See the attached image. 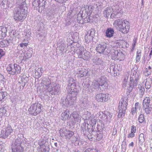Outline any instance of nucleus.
Returning a JSON list of instances; mask_svg holds the SVG:
<instances>
[{
	"label": "nucleus",
	"instance_id": "f257e3e1",
	"mask_svg": "<svg viewBox=\"0 0 152 152\" xmlns=\"http://www.w3.org/2000/svg\"><path fill=\"white\" fill-rule=\"evenodd\" d=\"M19 7L15 9L14 18L16 20L22 21L27 15L28 12L25 2L22 0H18L16 2Z\"/></svg>",
	"mask_w": 152,
	"mask_h": 152
},
{
	"label": "nucleus",
	"instance_id": "f03ea898",
	"mask_svg": "<svg viewBox=\"0 0 152 152\" xmlns=\"http://www.w3.org/2000/svg\"><path fill=\"white\" fill-rule=\"evenodd\" d=\"M113 25L116 29L123 33H127L129 31V23L128 21H122L121 19L115 20Z\"/></svg>",
	"mask_w": 152,
	"mask_h": 152
},
{
	"label": "nucleus",
	"instance_id": "7ed1b4c3",
	"mask_svg": "<svg viewBox=\"0 0 152 152\" xmlns=\"http://www.w3.org/2000/svg\"><path fill=\"white\" fill-rule=\"evenodd\" d=\"M92 87L95 89H99L101 91L107 89L108 84L107 82L106 76H103L99 78L97 81L94 80L92 84Z\"/></svg>",
	"mask_w": 152,
	"mask_h": 152
},
{
	"label": "nucleus",
	"instance_id": "20e7f679",
	"mask_svg": "<svg viewBox=\"0 0 152 152\" xmlns=\"http://www.w3.org/2000/svg\"><path fill=\"white\" fill-rule=\"evenodd\" d=\"M128 102L127 97L123 96L118 106L119 113L118 117L119 118H123L127 110Z\"/></svg>",
	"mask_w": 152,
	"mask_h": 152
},
{
	"label": "nucleus",
	"instance_id": "39448f33",
	"mask_svg": "<svg viewBox=\"0 0 152 152\" xmlns=\"http://www.w3.org/2000/svg\"><path fill=\"white\" fill-rule=\"evenodd\" d=\"M140 73L135 70L132 71L130 77V83L128 88L129 93L132 91L133 88L136 86L139 79Z\"/></svg>",
	"mask_w": 152,
	"mask_h": 152
},
{
	"label": "nucleus",
	"instance_id": "423d86ee",
	"mask_svg": "<svg viewBox=\"0 0 152 152\" xmlns=\"http://www.w3.org/2000/svg\"><path fill=\"white\" fill-rule=\"evenodd\" d=\"M79 91H72L69 92L65 99V103L67 106L73 104L77 99V96Z\"/></svg>",
	"mask_w": 152,
	"mask_h": 152
},
{
	"label": "nucleus",
	"instance_id": "0eeeda50",
	"mask_svg": "<svg viewBox=\"0 0 152 152\" xmlns=\"http://www.w3.org/2000/svg\"><path fill=\"white\" fill-rule=\"evenodd\" d=\"M7 72L9 74L14 75L19 73L21 70L20 66L17 64H10L7 68Z\"/></svg>",
	"mask_w": 152,
	"mask_h": 152
},
{
	"label": "nucleus",
	"instance_id": "6e6552de",
	"mask_svg": "<svg viewBox=\"0 0 152 152\" xmlns=\"http://www.w3.org/2000/svg\"><path fill=\"white\" fill-rule=\"evenodd\" d=\"M41 105L38 103H35L32 104L28 109L29 113L33 115L36 116L41 111Z\"/></svg>",
	"mask_w": 152,
	"mask_h": 152
},
{
	"label": "nucleus",
	"instance_id": "1a4fd4ad",
	"mask_svg": "<svg viewBox=\"0 0 152 152\" xmlns=\"http://www.w3.org/2000/svg\"><path fill=\"white\" fill-rule=\"evenodd\" d=\"M78 53V57L82 58L84 60H88L90 59L91 54L88 51H86L83 47L80 48Z\"/></svg>",
	"mask_w": 152,
	"mask_h": 152
},
{
	"label": "nucleus",
	"instance_id": "9d476101",
	"mask_svg": "<svg viewBox=\"0 0 152 152\" xmlns=\"http://www.w3.org/2000/svg\"><path fill=\"white\" fill-rule=\"evenodd\" d=\"M13 130L11 126L8 127L1 131L0 137L5 139L12 132Z\"/></svg>",
	"mask_w": 152,
	"mask_h": 152
},
{
	"label": "nucleus",
	"instance_id": "9b49d317",
	"mask_svg": "<svg viewBox=\"0 0 152 152\" xmlns=\"http://www.w3.org/2000/svg\"><path fill=\"white\" fill-rule=\"evenodd\" d=\"M68 86L70 87L71 90L72 91H79V89L78 86H77L76 83V81L75 79L72 77H70L68 80Z\"/></svg>",
	"mask_w": 152,
	"mask_h": 152
},
{
	"label": "nucleus",
	"instance_id": "f8f14e48",
	"mask_svg": "<svg viewBox=\"0 0 152 152\" xmlns=\"http://www.w3.org/2000/svg\"><path fill=\"white\" fill-rule=\"evenodd\" d=\"M60 87L58 84H53L52 86L48 88V92L52 95L57 94L60 91Z\"/></svg>",
	"mask_w": 152,
	"mask_h": 152
},
{
	"label": "nucleus",
	"instance_id": "ddd939ff",
	"mask_svg": "<svg viewBox=\"0 0 152 152\" xmlns=\"http://www.w3.org/2000/svg\"><path fill=\"white\" fill-rule=\"evenodd\" d=\"M96 98L98 102H105L107 101L109 99V95L107 94L99 93L97 94Z\"/></svg>",
	"mask_w": 152,
	"mask_h": 152
},
{
	"label": "nucleus",
	"instance_id": "4468645a",
	"mask_svg": "<svg viewBox=\"0 0 152 152\" xmlns=\"http://www.w3.org/2000/svg\"><path fill=\"white\" fill-rule=\"evenodd\" d=\"M59 131L60 136L62 137H65L66 139H70L74 134V133L70 130H65L63 131L61 129Z\"/></svg>",
	"mask_w": 152,
	"mask_h": 152
},
{
	"label": "nucleus",
	"instance_id": "2eb2a0df",
	"mask_svg": "<svg viewBox=\"0 0 152 152\" xmlns=\"http://www.w3.org/2000/svg\"><path fill=\"white\" fill-rule=\"evenodd\" d=\"M12 152H22L21 151L20 142L18 139L15 140L11 145Z\"/></svg>",
	"mask_w": 152,
	"mask_h": 152
},
{
	"label": "nucleus",
	"instance_id": "dca6fc26",
	"mask_svg": "<svg viewBox=\"0 0 152 152\" xmlns=\"http://www.w3.org/2000/svg\"><path fill=\"white\" fill-rule=\"evenodd\" d=\"M69 117L73 123H75L76 122H80L81 119L78 113L76 111H74L70 114Z\"/></svg>",
	"mask_w": 152,
	"mask_h": 152
},
{
	"label": "nucleus",
	"instance_id": "f3484780",
	"mask_svg": "<svg viewBox=\"0 0 152 152\" xmlns=\"http://www.w3.org/2000/svg\"><path fill=\"white\" fill-rule=\"evenodd\" d=\"M77 73L78 74V77L80 78L89 75L88 70L84 68L79 69Z\"/></svg>",
	"mask_w": 152,
	"mask_h": 152
},
{
	"label": "nucleus",
	"instance_id": "a211bd4d",
	"mask_svg": "<svg viewBox=\"0 0 152 152\" xmlns=\"http://www.w3.org/2000/svg\"><path fill=\"white\" fill-rule=\"evenodd\" d=\"M116 65L111 64L110 66V68L107 69V71L111 73L112 75L115 76L119 74V72L116 71Z\"/></svg>",
	"mask_w": 152,
	"mask_h": 152
},
{
	"label": "nucleus",
	"instance_id": "6ab92c4d",
	"mask_svg": "<svg viewBox=\"0 0 152 152\" xmlns=\"http://www.w3.org/2000/svg\"><path fill=\"white\" fill-rule=\"evenodd\" d=\"M42 152H49L50 150V148L48 145H45V142L44 141H42V140H40L39 142Z\"/></svg>",
	"mask_w": 152,
	"mask_h": 152
},
{
	"label": "nucleus",
	"instance_id": "aec40b11",
	"mask_svg": "<svg viewBox=\"0 0 152 152\" xmlns=\"http://www.w3.org/2000/svg\"><path fill=\"white\" fill-rule=\"evenodd\" d=\"M106 44L101 43L98 45L96 48V50L99 53H104L105 50L106 48Z\"/></svg>",
	"mask_w": 152,
	"mask_h": 152
},
{
	"label": "nucleus",
	"instance_id": "412c9836",
	"mask_svg": "<svg viewBox=\"0 0 152 152\" xmlns=\"http://www.w3.org/2000/svg\"><path fill=\"white\" fill-rule=\"evenodd\" d=\"M81 132L85 135H87L89 134L88 126L86 123H84L81 126Z\"/></svg>",
	"mask_w": 152,
	"mask_h": 152
},
{
	"label": "nucleus",
	"instance_id": "4be33fe9",
	"mask_svg": "<svg viewBox=\"0 0 152 152\" xmlns=\"http://www.w3.org/2000/svg\"><path fill=\"white\" fill-rule=\"evenodd\" d=\"M7 28L3 26L0 27V39H3L6 35Z\"/></svg>",
	"mask_w": 152,
	"mask_h": 152
},
{
	"label": "nucleus",
	"instance_id": "5701e85b",
	"mask_svg": "<svg viewBox=\"0 0 152 152\" xmlns=\"http://www.w3.org/2000/svg\"><path fill=\"white\" fill-rule=\"evenodd\" d=\"M84 8L85 9V10H83V12L82 14L81 15L82 18H83V15L84 13V14H86V15H90L91 14L92 12L91 7H90L88 6H86Z\"/></svg>",
	"mask_w": 152,
	"mask_h": 152
},
{
	"label": "nucleus",
	"instance_id": "b1692460",
	"mask_svg": "<svg viewBox=\"0 0 152 152\" xmlns=\"http://www.w3.org/2000/svg\"><path fill=\"white\" fill-rule=\"evenodd\" d=\"M40 2L39 4V9H38V11L39 12H41L45 9V5L46 3V0H40Z\"/></svg>",
	"mask_w": 152,
	"mask_h": 152
},
{
	"label": "nucleus",
	"instance_id": "393cba45",
	"mask_svg": "<svg viewBox=\"0 0 152 152\" xmlns=\"http://www.w3.org/2000/svg\"><path fill=\"white\" fill-rule=\"evenodd\" d=\"M114 30L113 28H107L105 32V36L107 37L110 38L113 36Z\"/></svg>",
	"mask_w": 152,
	"mask_h": 152
},
{
	"label": "nucleus",
	"instance_id": "a878e982",
	"mask_svg": "<svg viewBox=\"0 0 152 152\" xmlns=\"http://www.w3.org/2000/svg\"><path fill=\"white\" fill-rule=\"evenodd\" d=\"M42 83H43L44 86V88L47 90L48 92V88L49 87L52 86L53 84L51 83V82L49 79H45L42 80Z\"/></svg>",
	"mask_w": 152,
	"mask_h": 152
},
{
	"label": "nucleus",
	"instance_id": "bb28decb",
	"mask_svg": "<svg viewBox=\"0 0 152 152\" xmlns=\"http://www.w3.org/2000/svg\"><path fill=\"white\" fill-rule=\"evenodd\" d=\"M70 114V111L68 110H66L63 112L61 114L62 120L65 121L67 119H69V115Z\"/></svg>",
	"mask_w": 152,
	"mask_h": 152
},
{
	"label": "nucleus",
	"instance_id": "cd10ccee",
	"mask_svg": "<svg viewBox=\"0 0 152 152\" xmlns=\"http://www.w3.org/2000/svg\"><path fill=\"white\" fill-rule=\"evenodd\" d=\"M112 12L113 9L111 8H107L103 12L104 16L105 17H108L109 15H110V17H111Z\"/></svg>",
	"mask_w": 152,
	"mask_h": 152
},
{
	"label": "nucleus",
	"instance_id": "c85d7f7f",
	"mask_svg": "<svg viewBox=\"0 0 152 152\" xmlns=\"http://www.w3.org/2000/svg\"><path fill=\"white\" fill-rule=\"evenodd\" d=\"M7 97V94L6 92L1 91L0 92V102H4Z\"/></svg>",
	"mask_w": 152,
	"mask_h": 152
},
{
	"label": "nucleus",
	"instance_id": "c756f323",
	"mask_svg": "<svg viewBox=\"0 0 152 152\" xmlns=\"http://www.w3.org/2000/svg\"><path fill=\"white\" fill-rule=\"evenodd\" d=\"M152 81L150 78L146 79L145 83V87L146 89H149L151 86Z\"/></svg>",
	"mask_w": 152,
	"mask_h": 152
},
{
	"label": "nucleus",
	"instance_id": "7c9ffc66",
	"mask_svg": "<svg viewBox=\"0 0 152 152\" xmlns=\"http://www.w3.org/2000/svg\"><path fill=\"white\" fill-rule=\"evenodd\" d=\"M118 50H114L112 53V58L114 60L117 59L118 54Z\"/></svg>",
	"mask_w": 152,
	"mask_h": 152
},
{
	"label": "nucleus",
	"instance_id": "2f4dec72",
	"mask_svg": "<svg viewBox=\"0 0 152 152\" xmlns=\"http://www.w3.org/2000/svg\"><path fill=\"white\" fill-rule=\"evenodd\" d=\"M40 0H35L32 3L33 6L36 10L39 9V4Z\"/></svg>",
	"mask_w": 152,
	"mask_h": 152
},
{
	"label": "nucleus",
	"instance_id": "473e14b6",
	"mask_svg": "<svg viewBox=\"0 0 152 152\" xmlns=\"http://www.w3.org/2000/svg\"><path fill=\"white\" fill-rule=\"evenodd\" d=\"M93 38L91 36L88 35V34H86L85 37V41L86 42L88 43L93 40Z\"/></svg>",
	"mask_w": 152,
	"mask_h": 152
},
{
	"label": "nucleus",
	"instance_id": "72a5a7b5",
	"mask_svg": "<svg viewBox=\"0 0 152 152\" xmlns=\"http://www.w3.org/2000/svg\"><path fill=\"white\" fill-rule=\"evenodd\" d=\"M9 45L6 39L3 40L0 43V47L1 48H4Z\"/></svg>",
	"mask_w": 152,
	"mask_h": 152
},
{
	"label": "nucleus",
	"instance_id": "f704fd0d",
	"mask_svg": "<svg viewBox=\"0 0 152 152\" xmlns=\"http://www.w3.org/2000/svg\"><path fill=\"white\" fill-rule=\"evenodd\" d=\"M27 83V81L24 78L22 79L21 80V82H19V83L21 84L20 86V88H23V87L25 86L26 83Z\"/></svg>",
	"mask_w": 152,
	"mask_h": 152
},
{
	"label": "nucleus",
	"instance_id": "c9c22d12",
	"mask_svg": "<svg viewBox=\"0 0 152 152\" xmlns=\"http://www.w3.org/2000/svg\"><path fill=\"white\" fill-rule=\"evenodd\" d=\"M150 100L149 97H146L144 99L143 102V106L144 105L151 104Z\"/></svg>",
	"mask_w": 152,
	"mask_h": 152
},
{
	"label": "nucleus",
	"instance_id": "e433bc0d",
	"mask_svg": "<svg viewBox=\"0 0 152 152\" xmlns=\"http://www.w3.org/2000/svg\"><path fill=\"white\" fill-rule=\"evenodd\" d=\"M28 45V43H22L18 45V48L20 50H21V48H24L25 47H26Z\"/></svg>",
	"mask_w": 152,
	"mask_h": 152
},
{
	"label": "nucleus",
	"instance_id": "4c0bfd02",
	"mask_svg": "<svg viewBox=\"0 0 152 152\" xmlns=\"http://www.w3.org/2000/svg\"><path fill=\"white\" fill-rule=\"evenodd\" d=\"M6 82V80L4 77L1 74H0V85L2 84L4 85Z\"/></svg>",
	"mask_w": 152,
	"mask_h": 152
},
{
	"label": "nucleus",
	"instance_id": "58836bf2",
	"mask_svg": "<svg viewBox=\"0 0 152 152\" xmlns=\"http://www.w3.org/2000/svg\"><path fill=\"white\" fill-rule=\"evenodd\" d=\"M95 32V31L94 29H91L88 31L87 34L93 38L94 36Z\"/></svg>",
	"mask_w": 152,
	"mask_h": 152
},
{
	"label": "nucleus",
	"instance_id": "ea45409f",
	"mask_svg": "<svg viewBox=\"0 0 152 152\" xmlns=\"http://www.w3.org/2000/svg\"><path fill=\"white\" fill-rule=\"evenodd\" d=\"M139 143H142L144 141L145 139L143 134L141 133L140 134L139 137Z\"/></svg>",
	"mask_w": 152,
	"mask_h": 152
},
{
	"label": "nucleus",
	"instance_id": "a19ab883",
	"mask_svg": "<svg viewBox=\"0 0 152 152\" xmlns=\"http://www.w3.org/2000/svg\"><path fill=\"white\" fill-rule=\"evenodd\" d=\"M14 0H6V5L9 7L12 6Z\"/></svg>",
	"mask_w": 152,
	"mask_h": 152
},
{
	"label": "nucleus",
	"instance_id": "79ce46f5",
	"mask_svg": "<svg viewBox=\"0 0 152 152\" xmlns=\"http://www.w3.org/2000/svg\"><path fill=\"white\" fill-rule=\"evenodd\" d=\"M6 40L8 44L9 45H11L12 44L14 43L13 39L11 37H9V38L7 39Z\"/></svg>",
	"mask_w": 152,
	"mask_h": 152
},
{
	"label": "nucleus",
	"instance_id": "37998d69",
	"mask_svg": "<svg viewBox=\"0 0 152 152\" xmlns=\"http://www.w3.org/2000/svg\"><path fill=\"white\" fill-rule=\"evenodd\" d=\"M96 64L97 65H101L103 66L104 65V62L102 61L101 59L100 58H98L96 61Z\"/></svg>",
	"mask_w": 152,
	"mask_h": 152
},
{
	"label": "nucleus",
	"instance_id": "c03bdc74",
	"mask_svg": "<svg viewBox=\"0 0 152 152\" xmlns=\"http://www.w3.org/2000/svg\"><path fill=\"white\" fill-rule=\"evenodd\" d=\"M145 118L143 115L140 114L138 118V121L140 123H142L144 121Z\"/></svg>",
	"mask_w": 152,
	"mask_h": 152
},
{
	"label": "nucleus",
	"instance_id": "a18cd8bd",
	"mask_svg": "<svg viewBox=\"0 0 152 152\" xmlns=\"http://www.w3.org/2000/svg\"><path fill=\"white\" fill-rule=\"evenodd\" d=\"M83 17H85L84 20L86 23L89 22L90 21V15H87L86 14H84Z\"/></svg>",
	"mask_w": 152,
	"mask_h": 152
},
{
	"label": "nucleus",
	"instance_id": "49530a36",
	"mask_svg": "<svg viewBox=\"0 0 152 152\" xmlns=\"http://www.w3.org/2000/svg\"><path fill=\"white\" fill-rule=\"evenodd\" d=\"M31 52V51L30 50H27L25 53V56L27 58L31 57L32 55Z\"/></svg>",
	"mask_w": 152,
	"mask_h": 152
},
{
	"label": "nucleus",
	"instance_id": "de8ad7c7",
	"mask_svg": "<svg viewBox=\"0 0 152 152\" xmlns=\"http://www.w3.org/2000/svg\"><path fill=\"white\" fill-rule=\"evenodd\" d=\"M124 55L123 53L122 52H121L120 50H119L118 51V57L117 59H118L120 58H123L124 57Z\"/></svg>",
	"mask_w": 152,
	"mask_h": 152
},
{
	"label": "nucleus",
	"instance_id": "09e8293b",
	"mask_svg": "<svg viewBox=\"0 0 152 152\" xmlns=\"http://www.w3.org/2000/svg\"><path fill=\"white\" fill-rule=\"evenodd\" d=\"M66 47V45L64 44H62L59 47L60 50L62 51H63L64 48Z\"/></svg>",
	"mask_w": 152,
	"mask_h": 152
},
{
	"label": "nucleus",
	"instance_id": "8fccbe9b",
	"mask_svg": "<svg viewBox=\"0 0 152 152\" xmlns=\"http://www.w3.org/2000/svg\"><path fill=\"white\" fill-rule=\"evenodd\" d=\"M141 56V55H136V63L139 62V61L140 60Z\"/></svg>",
	"mask_w": 152,
	"mask_h": 152
},
{
	"label": "nucleus",
	"instance_id": "3c124183",
	"mask_svg": "<svg viewBox=\"0 0 152 152\" xmlns=\"http://www.w3.org/2000/svg\"><path fill=\"white\" fill-rule=\"evenodd\" d=\"M137 39L136 38H134L133 40V43L132 45V48L133 49L134 47L136 45V43L137 42Z\"/></svg>",
	"mask_w": 152,
	"mask_h": 152
},
{
	"label": "nucleus",
	"instance_id": "603ef678",
	"mask_svg": "<svg viewBox=\"0 0 152 152\" xmlns=\"http://www.w3.org/2000/svg\"><path fill=\"white\" fill-rule=\"evenodd\" d=\"M136 127L135 126H132V129L131 130V132L133 133H135L136 131Z\"/></svg>",
	"mask_w": 152,
	"mask_h": 152
},
{
	"label": "nucleus",
	"instance_id": "864d4df0",
	"mask_svg": "<svg viewBox=\"0 0 152 152\" xmlns=\"http://www.w3.org/2000/svg\"><path fill=\"white\" fill-rule=\"evenodd\" d=\"M145 113L147 114H149L152 110H150L149 109H148L147 108H144Z\"/></svg>",
	"mask_w": 152,
	"mask_h": 152
},
{
	"label": "nucleus",
	"instance_id": "5fc2aeb1",
	"mask_svg": "<svg viewBox=\"0 0 152 152\" xmlns=\"http://www.w3.org/2000/svg\"><path fill=\"white\" fill-rule=\"evenodd\" d=\"M144 108H147L148 109H149L150 110H152L151 104H148L143 106Z\"/></svg>",
	"mask_w": 152,
	"mask_h": 152
},
{
	"label": "nucleus",
	"instance_id": "6e6d98bb",
	"mask_svg": "<svg viewBox=\"0 0 152 152\" xmlns=\"http://www.w3.org/2000/svg\"><path fill=\"white\" fill-rule=\"evenodd\" d=\"M140 93L141 95H143L144 93V92L145 91V89L143 87H140Z\"/></svg>",
	"mask_w": 152,
	"mask_h": 152
},
{
	"label": "nucleus",
	"instance_id": "4d7b16f0",
	"mask_svg": "<svg viewBox=\"0 0 152 152\" xmlns=\"http://www.w3.org/2000/svg\"><path fill=\"white\" fill-rule=\"evenodd\" d=\"M4 109L5 107H4L0 108V112L2 113H5L6 112V110Z\"/></svg>",
	"mask_w": 152,
	"mask_h": 152
},
{
	"label": "nucleus",
	"instance_id": "13d9d810",
	"mask_svg": "<svg viewBox=\"0 0 152 152\" xmlns=\"http://www.w3.org/2000/svg\"><path fill=\"white\" fill-rule=\"evenodd\" d=\"M117 132V129L115 127L113 128V130L112 135H115L116 134Z\"/></svg>",
	"mask_w": 152,
	"mask_h": 152
},
{
	"label": "nucleus",
	"instance_id": "bf43d9fd",
	"mask_svg": "<svg viewBox=\"0 0 152 152\" xmlns=\"http://www.w3.org/2000/svg\"><path fill=\"white\" fill-rule=\"evenodd\" d=\"M134 108L137 110L139 109L140 108V106L139 105V103L138 102L135 103Z\"/></svg>",
	"mask_w": 152,
	"mask_h": 152
},
{
	"label": "nucleus",
	"instance_id": "052dcab7",
	"mask_svg": "<svg viewBox=\"0 0 152 152\" xmlns=\"http://www.w3.org/2000/svg\"><path fill=\"white\" fill-rule=\"evenodd\" d=\"M91 123H90L91 125L92 126H94L96 124V122L94 119L91 120Z\"/></svg>",
	"mask_w": 152,
	"mask_h": 152
},
{
	"label": "nucleus",
	"instance_id": "680f3d73",
	"mask_svg": "<svg viewBox=\"0 0 152 152\" xmlns=\"http://www.w3.org/2000/svg\"><path fill=\"white\" fill-rule=\"evenodd\" d=\"M134 133L133 132H131L129 134L128 136V138H132L133 137H134Z\"/></svg>",
	"mask_w": 152,
	"mask_h": 152
},
{
	"label": "nucleus",
	"instance_id": "e2e57ef3",
	"mask_svg": "<svg viewBox=\"0 0 152 152\" xmlns=\"http://www.w3.org/2000/svg\"><path fill=\"white\" fill-rule=\"evenodd\" d=\"M82 103L84 105H86L88 104V102L86 99L84 98L83 100Z\"/></svg>",
	"mask_w": 152,
	"mask_h": 152
},
{
	"label": "nucleus",
	"instance_id": "0e129e2a",
	"mask_svg": "<svg viewBox=\"0 0 152 152\" xmlns=\"http://www.w3.org/2000/svg\"><path fill=\"white\" fill-rule=\"evenodd\" d=\"M5 55V52L2 49H0V55L1 56H3Z\"/></svg>",
	"mask_w": 152,
	"mask_h": 152
},
{
	"label": "nucleus",
	"instance_id": "69168bd1",
	"mask_svg": "<svg viewBox=\"0 0 152 152\" xmlns=\"http://www.w3.org/2000/svg\"><path fill=\"white\" fill-rule=\"evenodd\" d=\"M89 85L88 84H84L83 86L84 89L86 90L87 88H88L89 87Z\"/></svg>",
	"mask_w": 152,
	"mask_h": 152
},
{
	"label": "nucleus",
	"instance_id": "338daca9",
	"mask_svg": "<svg viewBox=\"0 0 152 152\" xmlns=\"http://www.w3.org/2000/svg\"><path fill=\"white\" fill-rule=\"evenodd\" d=\"M6 0H3V1L1 3V5L4 7V5L6 4Z\"/></svg>",
	"mask_w": 152,
	"mask_h": 152
},
{
	"label": "nucleus",
	"instance_id": "774afa93",
	"mask_svg": "<svg viewBox=\"0 0 152 152\" xmlns=\"http://www.w3.org/2000/svg\"><path fill=\"white\" fill-rule=\"evenodd\" d=\"M151 70H150L149 71H148L147 72H145L144 74L145 76H148L151 74Z\"/></svg>",
	"mask_w": 152,
	"mask_h": 152
}]
</instances>
